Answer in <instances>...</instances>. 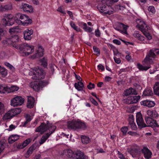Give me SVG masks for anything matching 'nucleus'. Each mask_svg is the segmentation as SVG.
<instances>
[{
	"label": "nucleus",
	"mask_w": 159,
	"mask_h": 159,
	"mask_svg": "<svg viewBox=\"0 0 159 159\" xmlns=\"http://www.w3.org/2000/svg\"><path fill=\"white\" fill-rule=\"evenodd\" d=\"M6 26H10L16 22L18 24H22L24 26H27L31 24L32 19L29 16L24 14L18 13L14 16L11 14H6L3 19Z\"/></svg>",
	"instance_id": "1"
},
{
	"label": "nucleus",
	"mask_w": 159,
	"mask_h": 159,
	"mask_svg": "<svg viewBox=\"0 0 159 159\" xmlns=\"http://www.w3.org/2000/svg\"><path fill=\"white\" fill-rule=\"evenodd\" d=\"M109 2V0H104L98 5L97 8L102 15H111L112 13V11L111 10V6Z\"/></svg>",
	"instance_id": "2"
},
{
	"label": "nucleus",
	"mask_w": 159,
	"mask_h": 159,
	"mask_svg": "<svg viewBox=\"0 0 159 159\" xmlns=\"http://www.w3.org/2000/svg\"><path fill=\"white\" fill-rule=\"evenodd\" d=\"M56 128V127L55 126L50 124L49 121H48L46 124L44 122L41 123L40 125L36 128L35 131L37 132H42V133L41 134H42L48 130H49V132H52L54 130V132Z\"/></svg>",
	"instance_id": "3"
},
{
	"label": "nucleus",
	"mask_w": 159,
	"mask_h": 159,
	"mask_svg": "<svg viewBox=\"0 0 159 159\" xmlns=\"http://www.w3.org/2000/svg\"><path fill=\"white\" fill-rule=\"evenodd\" d=\"M68 127L69 129H81L84 130L86 128L87 126L84 122L78 119L69 122L68 124Z\"/></svg>",
	"instance_id": "4"
},
{
	"label": "nucleus",
	"mask_w": 159,
	"mask_h": 159,
	"mask_svg": "<svg viewBox=\"0 0 159 159\" xmlns=\"http://www.w3.org/2000/svg\"><path fill=\"white\" fill-rule=\"evenodd\" d=\"M7 43L17 49H19L22 43L18 36L15 35L8 38L6 41Z\"/></svg>",
	"instance_id": "5"
},
{
	"label": "nucleus",
	"mask_w": 159,
	"mask_h": 159,
	"mask_svg": "<svg viewBox=\"0 0 159 159\" xmlns=\"http://www.w3.org/2000/svg\"><path fill=\"white\" fill-rule=\"evenodd\" d=\"M66 155L70 159H84V155L80 151L74 154L71 149H67L65 151Z\"/></svg>",
	"instance_id": "6"
},
{
	"label": "nucleus",
	"mask_w": 159,
	"mask_h": 159,
	"mask_svg": "<svg viewBox=\"0 0 159 159\" xmlns=\"http://www.w3.org/2000/svg\"><path fill=\"white\" fill-rule=\"evenodd\" d=\"M35 70H34L29 73L30 75H32V78L34 80H39L44 79L45 75L43 70L37 68H35Z\"/></svg>",
	"instance_id": "7"
},
{
	"label": "nucleus",
	"mask_w": 159,
	"mask_h": 159,
	"mask_svg": "<svg viewBox=\"0 0 159 159\" xmlns=\"http://www.w3.org/2000/svg\"><path fill=\"white\" fill-rule=\"evenodd\" d=\"M139 29L143 33L146 37L148 39H152L151 34L148 32V28L149 27L146 24L144 21L140 22L139 25Z\"/></svg>",
	"instance_id": "8"
},
{
	"label": "nucleus",
	"mask_w": 159,
	"mask_h": 159,
	"mask_svg": "<svg viewBox=\"0 0 159 159\" xmlns=\"http://www.w3.org/2000/svg\"><path fill=\"white\" fill-rule=\"evenodd\" d=\"M34 47L30 45L28 43H23L21 45L19 50L23 51L25 53V54L28 55L32 53L34 51Z\"/></svg>",
	"instance_id": "9"
},
{
	"label": "nucleus",
	"mask_w": 159,
	"mask_h": 159,
	"mask_svg": "<svg viewBox=\"0 0 159 159\" xmlns=\"http://www.w3.org/2000/svg\"><path fill=\"white\" fill-rule=\"evenodd\" d=\"M128 26L121 23H119L114 26V29L122 34H127Z\"/></svg>",
	"instance_id": "10"
},
{
	"label": "nucleus",
	"mask_w": 159,
	"mask_h": 159,
	"mask_svg": "<svg viewBox=\"0 0 159 159\" xmlns=\"http://www.w3.org/2000/svg\"><path fill=\"white\" fill-rule=\"evenodd\" d=\"M24 102V99L22 97L17 96L14 98L11 101V105L13 107L22 105Z\"/></svg>",
	"instance_id": "11"
},
{
	"label": "nucleus",
	"mask_w": 159,
	"mask_h": 159,
	"mask_svg": "<svg viewBox=\"0 0 159 159\" xmlns=\"http://www.w3.org/2000/svg\"><path fill=\"white\" fill-rule=\"evenodd\" d=\"M136 121L137 125L140 128H144L147 126L144 123L142 114L140 112L136 114Z\"/></svg>",
	"instance_id": "12"
},
{
	"label": "nucleus",
	"mask_w": 159,
	"mask_h": 159,
	"mask_svg": "<svg viewBox=\"0 0 159 159\" xmlns=\"http://www.w3.org/2000/svg\"><path fill=\"white\" fill-rule=\"evenodd\" d=\"M43 83L41 81H34L30 84L31 87L36 91H38L42 88Z\"/></svg>",
	"instance_id": "13"
},
{
	"label": "nucleus",
	"mask_w": 159,
	"mask_h": 159,
	"mask_svg": "<svg viewBox=\"0 0 159 159\" xmlns=\"http://www.w3.org/2000/svg\"><path fill=\"white\" fill-rule=\"evenodd\" d=\"M145 121L148 125V126L151 127L152 128L159 127L156 120L149 116L146 117Z\"/></svg>",
	"instance_id": "14"
},
{
	"label": "nucleus",
	"mask_w": 159,
	"mask_h": 159,
	"mask_svg": "<svg viewBox=\"0 0 159 159\" xmlns=\"http://www.w3.org/2000/svg\"><path fill=\"white\" fill-rule=\"evenodd\" d=\"M75 77L76 79L79 80L80 81L78 82L77 83H75L74 86L75 89L78 91H82L83 88H84V86L83 82L80 81L82 80V79L79 75L75 74Z\"/></svg>",
	"instance_id": "15"
},
{
	"label": "nucleus",
	"mask_w": 159,
	"mask_h": 159,
	"mask_svg": "<svg viewBox=\"0 0 159 159\" xmlns=\"http://www.w3.org/2000/svg\"><path fill=\"white\" fill-rule=\"evenodd\" d=\"M140 96H131L127 98L126 102L128 104H133L137 103L140 99Z\"/></svg>",
	"instance_id": "16"
},
{
	"label": "nucleus",
	"mask_w": 159,
	"mask_h": 159,
	"mask_svg": "<svg viewBox=\"0 0 159 159\" xmlns=\"http://www.w3.org/2000/svg\"><path fill=\"white\" fill-rule=\"evenodd\" d=\"M141 152L145 159H150L152 157V153L147 147H143L141 149Z\"/></svg>",
	"instance_id": "17"
},
{
	"label": "nucleus",
	"mask_w": 159,
	"mask_h": 159,
	"mask_svg": "<svg viewBox=\"0 0 159 159\" xmlns=\"http://www.w3.org/2000/svg\"><path fill=\"white\" fill-rule=\"evenodd\" d=\"M21 8L24 11L31 13L33 12V7L28 4L22 3Z\"/></svg>",
	"instance_id": "18"
},
{
	"label": "nucleus",
	"mask_w": 159,
	"mask_h": 159,
	"mask_svg": "<svg viewBox=\"0 0 159 159\" xmlns=\"http://www.w3.org/2000/svg\"><path fill=\"white\" fill-rule=\"evenodd\" d=\"M141 105L148 107H152L155 105V103L154 102L150 101L149 100H146L141 101L140 102Z\"/></svg>",
	"instance_id": "19"
},
{
	"label": "nucleus",
	"mask_w": 159,
	"mask_h": 159,
	"mask_svg": "<svg viewBox=\"0 0 159 159\" xmlns=\"http://www.w3.org/2000/svg\"><path fill=\"white\" fill-rule=\"evenodd\" d=\"M33 34V30L32 29L26 30L24 32V38L25 40H29L32 38L31 35Z\"/></svg>",
	"instance_id": "20"
},
{
	"label": "nucleus",
	"mask_w": 159,
	"mask_h": 159,
	"mask_svg": "<svg viewBox=\"0 0 159 159\" xmlns=\"http://www.w3.org/2000/svg\"><path fill=\"white\" fill-rule=\"evenodd\" d=\"M131 94L135 95L137 94V91L132 88L125 90L123 93V95L125 96H127Z\"/></svg>",
	"instance_id": "21"
},
{
	"label": "nucleus",
	"mask_w": 159,
	"mask_h": 159,
	"mask_svg": "<svg viewBox=\"0 0 159 159\" xmlns=\"http://www.w3.org/2000/svg\"><path fill=\"white\" fill-rule=\"evenodd\" d=\"M54 133V130L52 132H49L45 134L41 138L40 141H39V144L41 145L43 144L48 139L49 137L53 133Z\"/></svg>",
	"instance_id": "22"
},
{
	"label": "nucleus",
	"mask_w": 159,
	"mask_h": 159,
	"mask_svg": "<svg viewBox=\"0 0 159 159\" xmlns=\"http://www.w3.org/2000/svg\"><path fill=\"white\" fill-rule=\"evenodd\" d=\"M35 102L34 98L31 96L29 97L28 98L27 107L29 108H33L34 107Z\"/></svg>",
	"instance_id": "23"
},
{
	"label": "nucleus",
	"mask_w": 159,
	"mask_h": 159,
	"mask_svg": "<svg viewBox=\"0 0 159 159\" xmlns=\"http://www.w3.org/2000/svg\"><path fill=\"white\" fill-rule=\"evenodd\" d=\"M147 114L148 116L153 119L156 118L158 116V114L155 110H148L147 111Z\"/></svg>",
	"instance_id": "24"
},
{
	"label": "nucleus",
	"mask_w": 159,
	"mask_h": 159,
	"mask_svg": "<svg viewBox=\"0 0 159 159\" xmlns=\"http://www.w3.org/2000/svg\"><path fill=\"white\" fill-rule=\"evenodd\" d=\"M153 62L152 59H150L146 57H145L143 61V65L146 67H149V68H151V65L153 63Z\"/></svg>",
	"instance_id": "25"
},
{
	"label": "nucleus",
	"mask_w": 159,
	"mask_h": 159,
	"mask_svg": "<svg viewBox=\"0 0 159 159\" xmlns=\"http://www.w3.org/2000/svg\"><path fill=\"white\" fill-rule=\"evenodd\" d=\"M19 136L17 134H13L10 136L8 138V142L9 143H12L19 139Z\"/></svg>",
	"instance_id": "26"
},
{
	"label": "nucleus",
	"mask_w": 159,
	"mask_h": 159,
	"mask_svg": "<svg viewBox=\"0 0 159 159\" xmlns=\"http://www.w3.org/2000/svg\"><path fill=\"white\" fill-rule=\"evenodd\" d=\"M12 5L8 4L5 5H1L0 7V11L3 12L11 10L12 9Z\"/></svg>",
	"instance_id": "27"
},
{
	"label": "nucleus",
	"mask_w": 159,
	"mask_h": 159,
	"mask_svg": "<svg viewBox=\"0 0 159 159\" xmlns=\"http://www.w3.org/2000/svg\"><path fill=\"white\" fill-rule=\"evenodd\" d=\"M35 54L36 57H42L43 55V49L41 46H39Z\"/></svg>",
	"instance_id": "28"
},
{
	"label": "nucleus",
	"mask_w": 159,
	"mask_h": 159,
	"mask_svg": "<svg viewBox=\"0 0 159 159\" xmlns=\"http://www.w3.org/2000/svg\"><path fill=\"white\" fill-rule=\"evenodd\" d=\"M155 50H154V48L151 49L146 57L149 58L150 59H152V58H155L156 57V55L155 53Z\"/></svg>",
	"instance_id": "29"
},
{
	"label": "nucleus",
	"mask_w": 159,
	"mask_h": 159,
	"mask_svg": "<svg viewBox=\"0 0 159 159\" xmlns=\"http://www.w3.org/2000/svg\"><path fill=\"white\" fill-rule=\"evenodd\" d=\"M20 29L18 26H15L10 28L9 30V32L10 34H13L15 33H17L20 32Z\"/></svg>",
	"instance_id": "30"
},
{
	"label": "nucleus",
	"mask_w": 159,
	"mask_h": 159,
	"mask_svg": "<svg viewBox=\"0 0 159 159\" xmlns=\"http://www.w3.org/2000/svg\"><path fill=\"white\" fill-rule=\"evenodd\" d=\"M11 112H12L11 110L6 113L3 117V120H8L12 118L14 116Z\"/></svg>",
	"instance_id": "31"
},
{
	"label": "nucleus",
	"mask_w": 159,
	"mask_h": 159,
	"mask_svg": "<svg viewBox=\"0 0 159 159\" xmlns=\"http://www.w3.org/2000/svg\"><path fill=\"white\" fill-rule=\"evenodd\" d=\"M9 87L7 86L0 85V93H9L10 91Z\"/></svg>",
	"instance_id": "32"
},
{
	"label": "nucleus",
	"mask_w": 159,
	"mask_h": 159,
	"mask_svg": "<svg viewBox=\"0 0 159 159\" xmlns=\"http://www.w3.org/2000/svg\"><path fill=\"white\" fill-rule=\"evenodd\" d=\"M154 94L159 96V82L155 83L153 87Z\"/></svg>",
	"instance_id": "33"
},
{
	"label": "nucleus",
	"mask_w": 159,
	"mask_h": 159,
	"mask_svg": "<svg viewBox=\"0 0 159 159\" xmlns=\"http://www.w3.org/2000/svg\"><path fill=\"white\" fill-rule=\"evenodd\" d=\"M153 94V93L152 89H145L143 92V96H152Z\"/></svg>",
	"instance_id": "34"
},
{
	"label": "nucleus",
	"mask_w": 159,
	"mask_h": 159,
	"mask_svg": "<svg viewBox=\"0 0 159 159\" xmlns=\"http://www.w3.org/2000/svg\"><path fill=\"white\" fill-rule=\"evenodd\" d=\"M81 139L82 142L83 144H87L90 142L89 138L85 135H82Z\"/></svg>",
	"instance_id": "35"
},
{
	"label": "nucleus",
	"mask_w": 159,
	"mask_h": 159,
	"mask_svg": "<svg viewBox=\"0 0 159 159\" xmlns=\"http://www.w3.org/2000/svg\"><path fill=\"white\" fill-rule=\"evenodd\" d=\"M137 67L140 71H146L149 69V67H146L145 66L142 65L140 63H138L137 65Z\"/></svg>",
	"instance_id": "36"
},
{
	"label": "nucleus",
	"mask_w": 159,
	"mask_h": 159,
	"mask_svg": "<svg viewBox=\"0 0 159 159\" xmlns=\"http://www.w3.org/2000/svg\"><path fill=\"white\" fill-rule=\"evenodd\" d=\"M81 24H83V29L85 31L89 33L92 31L93 28L88 27L87 26V25L86 23H82Z\"/></svg>",
	"instance_id": "37"
},
{
	"label": "nucleus",
	"mask_w": 159,
	"mask_h": 159,
	"mask_svg": "<svg viewBox=\"0 0 159 159\" xmlns=\"http://www.w3.org/2000/svg\"><path fill=\"white\" fill-rule=\"evenodd\" d=\"M40 62L41 63V65L44 68H46L47 67L48 64V60L47 58L43 57L40 60Z\"/></svg>",
	"instance_id": "38"
},
{
	"label": "nucleus",
	"mask_w": 159,
	"mask_h": 159,
	"mask_svg": "<svg viewBox=\"0 0 159 159\" xmlns=\"http://www.w3.org/2000/svg\"><path fill=\"white\" fill-rule=\"evenodd\" d=\"M70 25L71 27L76 31L78 32L80 31L81 30L80 28L76 26L74 22L71 21L70 22Z\"/></svg>",
	"instance_id": "39"
},
{
	"label": "nucleus",
	"mask_w": 159,
	"mask_h": 159,
	"mask_svg": "<svg viewBox=\"0 0 159 159\" xmlns=\"http://www.w3.org/2000/svg\"><path fill=\"white\" fill-rule=\"evenodd\" d=\"M0 74L2 77H5L7 74V71L6 69L0 66Z\"/></svg>",
	"instance_id": "40"
},
{
	"label": "nucleus",
	"mask_w": 159,
	"mask_h": 159,
	"mask_svg": "<svg viewBox=\"0 0 159 159\" xmlns=\"http://www.w3.org/2000/svg\"><path fill=\"white\" fill-rule=\"evenodd\" d=\"M11 111L14 116L20 114L21 112V109L18 108L12 109L11 110Z\"/></svg>",
	"instance_id": "41"
},
{
	"label": "nucleus",
	"mask_w": 159,
	"mask_h": 159,
	"mask_svg": "<svg viewBox=\"0 0 159 159\" xmlns=\"http://www.w3.org/2000/svg\"><path fill=\"white\" fill-rule=\"evenodd\" d=\"M93 49L96 55L99 56L100 55V50L98 48L94 46L93 47Z\"/></svg>",
	"instance_id": "42"
},
{
	"label": "nucleus",
	"mask_w": 159,
	"mask_h": 159,
	"mask_svg": "<svg viewBox=\"0 0 159 159\" xmlns=\"http://www.w3.org/2000/svg\"><path fill=\"white\" fill-rule=\"evenodd\" d=\"M10 93H13L15 91H17L19 89V88L16 86H12L11 87H9Z\"/></svg>",
	"instance_id": "43"
},
{
	"label": "nucleus",
	"mask_w": 159,
	"mask_h": 159,
	"mask_svg": "<svg viewBox=\"0 0 159 159\" xmlns=\"http://www.w3.org/2000/svg\"><path fill=\"white\" fill-rule=\"evenodd\" d=\"M57 11L63 14L64 15H65L66 14V12L63 8V6H61L59 7L57 10Z\"/></svg>",
	"instance_id": "44"
},
{
	"label": "nucleus",
	"mask_w": 159,
	"mask_h": 159,
	"mask_svg": "<svg viewBox=\"0 0 159 159\" xmlns=\"http://www.w3.org/2000/svg\"><path fill=\"white\" fill-rule=\"evenodd\" d=\"M120 130L123 133L124 136L126 135L127 132L128 130V128L127 126H124L122 127Z\"/></svg>",
	"instance_id": "45"
},
{
	"label": "nucleus",
	"mask_w": 159,
	"mask_h": 159,
	"mask_svg": "<svg viewBox=\"0 0 159 159\" xmlns=\"http://www.w3.org/2000/svg\"><path fill=\"white\" fill-rule=\"evenodd\" d=\"M133 151L134 152V155H139L141 153H142L141 152V150L140 149H134V150H133Z\"/></svg>",
	"instance_id": "46"
},
{
	"label": "nucleus",
	"mask_w": 159,
	"mask_h": 159,
	"mask_svg": "<svg viewBox=\"0 0 159 159\" xmlns=\"http://www.w3.org/2000/svg\"><path fill=\"white\" fill-rule=\"evenodd\" d=\"M33 151H34L32 150V149L30 148L25 154L26 158H27L29 157L32 153Z\"/></svg>",
	"instance_id": "47"
},
{
	"label": "nucleus",
	"mask_w": 159,
	"mask_h": 159,
	"mask_svg": "<svg viewBox=\"0 0 159 159\" xmlns=\"http://www.w3.org/2000/svg\"><path fill=\"white\" fill-rule=\"evenodd\" d=\"M4 110V105L0 101V115H2L3 113Z\"/></svg>",
	"instance_id": "48"
},
{
	"label": "nucleus",
	"mask_w": 159,
	"mask_h": 159,
	"mask_svg": "<svg viewBox=\"0 0 159 159\" xmlns=\"http://www.w3.org/2000/svg\"><path fill=\"white\" fill-rule=\"evenodd\" d=\"M89 99L90 102L94 105L95 106H97L98 105V102L92 97H90Z\"/></svg>",
	"instance_id": "49"
},
{
	"label": "nucleus",
	"mask_w": 159,
	"mask_h": 159,
	"mask_svg": "<svg viewBox=\"0 0 159 159\" xmlns=\"http://www.w3.org/2000/svg\"><path fill=\"white\" fill-rule=\"evenodd\" d=\"M129 124L130 125L134 123V116L133 115L130 116L128 119Z\"/></svg>",
	"instance_id": "50"
},
{
	"label": "nucleus",
	"mask_w": 159,
	"mask_h": 159,
	"mask_svg": "<svg viewBox=\"0 0 159 159\" xmlns=\"http://www.w3.org/2000/svg\"><path fill=\"white\" fill-rule=\"evenodd\" d=\"M5 65L9 68L11 70L13 71L14 70V68L11 64L8 62H5Z\"/></svg>",
	"instance_id": "51"
},
{
	"label": "nucleus",
	"mask_w": 159,
	"mask_h": 159,
	"mask_svg": "<svg viewBox=\"0 0 159 159\" xmlns=\"http://www.w3.org/2000/svg\"><path fill=\"white\" fill-rule=\"evenodd\" d=\"M31 139H28L24 141L22 144L25 147L31 142Z\"/></svg>",
	"instance_id": "52"
},
{
	"label": "nucleus",
	"mask_w": 159,
	"mask_h": 159,
	"mask_svg": "<svg viewBox=\"0 0 159 159\" xmlns=\"http://www.w3.org/2000/svg\"><path fill=\"white\" fill-rule=\"evenodd\" d=\"M87 87L89 89L91 90L92 89H94L95 88V85L94 84H93L91 82H89Z\"/></svg>",
	"instance_id": "53"
},
{
	"label": "nucleus",
	"mask_w": 159,
	"mask_h": 159,
	"mask_svg": "<svg viewBox=\"0 0 159 159\" xmlns=\"http://www.w3.org/2000/svg\"><path fill=\"white\" fill-rule=\"evenodd\" d=\"M148 10L152 13H155V9L154 6H150L148 8Z\"/></svg>",
	"instance_id": "54"
},
{
	"label": "nucleus",
	"mask_w": 159,
	"mask_h": 159,
	"mask_svg": "<svg viewBox=\"0 0 159 159\" xmlns=\"http://www.w3.org/2000/svg\"><path fill=\"white\" fill-rule=\"evenodd\" d=\"M118 157L120 159H126L124 155L122 153H121L119 151H118Z\"/></svg>",
	"instance_id": "55"
},
{
	"label": "nucleus",
	"mask_w": 159,
	"mask_h": 159,
	"mask_svg": "<svg viewBox=\"0 0 159 159\" xmlns=\"http://www.w3.org/2000/svg\"><path fill=\"white\" fill-rule=\"evenodd\" d=\"M95 35L97 37H100L101 36V33L98 29L96 30L95 31Z\"/></svg>",
	"instance_id": "56"
},
{
	"label": "nucleus",
	"mask_w": 159,
	"mask_h": 159,
	"mask_svg": "<svg viewBox=\"0 0 159 159\" xmlns=\"http://www.w3.org/2000/svg\"><path fill=\"white\" fill-rule=\"evenodd\" d=\"M98 69V70H101L102 71H103L105 70L104 66L101 64H99L97 66Z\"/></svg>",
	"instance_id": "57"
},
{
	"label": "nucleus",
	"mask_w": 159,
	"mask_h": 159,
	"mask_svg": "<svg viewBox=\"0 0 159 159\" xmlns=\"http://www.w3.org/2000/svg\"><path fill=\"white\" fill-rule=\"evenodd\" d=\"M66 12L69 15L70 18L72 20H73L74 19V16H73L72 12L71 11H68V10L66 11Z\"/></svg>",
	"instance_id": "58"
},
{
	"label": "nucleus",
	"mask_w": 159,
	"mask_h": 159,
	"mask_svg": "<svg viewBox=\"0 0 159 159\" xmlns=\"http://www.w3.org/2000/svg\"><path fill=\"white\" fill-rule=\"evenodd\" d=\"M113 42L117 45H120L121 44V42L119 40L117 39H115L113 40Z\"/></svg>",
	"instance_id": "59"
},
{
	"label": "nucleus",
	"mask_w": 159,
	"mask_h": 159,
	"mask_svg": "<svg viewBox=\"0 0 159 159\" xmlns=\"http://www.w3.org/2000/svg\"><path fill=\"white\" fill-rule=\"evenodd\" d=\"M38 146V144L37 143H34L32 145L30 148L34 151L35 150Z\"/></svg>",
	"instance_id": "60"
},
{
	"label": "nucleus",
	"mask_w": 159,
	"mask_h": 159,
	"mask_svg": "<svg viewBox=\"0 0 159 159\" xmlns=\"http://www.w3.org/2000/svg\"><path fill=\"white\" fill-rule=\"evenodd\" d=\"M114 59L115 62L116 63L119 64L120 63L121 61L120 58L114 57Z\"/></svg>",
	"instance_id": "61"
},
{
	"label": "nucleus",
	"mask_w": 159,
	"mask_h": 159,
	"mask_svg": "<svg viewBox=\"0 0 159 159\" xmlns=\"http://www.w3.org/2000/svg\"><path fill=\"white\" fill-rule=\"evenodd\" d=\"M26 119L27 121L28 122H29L31 121V116L29 115H26Z\"/></svg>",
	"instance_id": "62"
},
{
	"label": "nucleus",
	"mask_w": 159,
	"mask_h": 159,
	"mask_svg": "<svg viewBox=\"0 0 159 159\" xmlns=\"http://www.w3.org/2000/svg\"><path fill=\"white\" fill-rule=\"evenodd\" d=\"M140 34H139L138 32H136L133 34V36L134 37L138 39L139 37V36H140Z\"/></svg>",
	"instance_id": "63"
},
{
	"label": "nucleus",
	"mask_w": 159,
	"mask_h": 159,
	"mask_svg": "<svg viewBox=\"0 0 159 159\" xmlns=\"http://www.w3.org/2000/svg\"><path fill=\"white\" fill-rule=\"evenodd\" d=\"M112 79V78L108 76H106L105 78V80L106 82H109Z\"/></svg>",
	"instance_id": "64"
}]
</instances>
